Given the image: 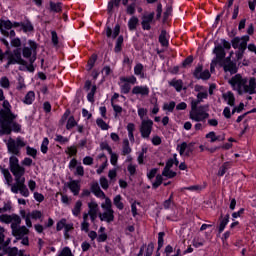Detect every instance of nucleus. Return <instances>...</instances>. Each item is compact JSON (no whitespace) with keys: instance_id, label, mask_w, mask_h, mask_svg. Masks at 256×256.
<instances>
[{"instance_id":"obj_1","label":"nucleus","mask_w":256,"mask_h":256,"mask_svg":"<svg viewBox=\"0 0 256 256\" xmlns=\"http://www.w3.org/2000/svg\"><path fill=\"white\" fill-rule=\"evenodd\" d=\"M9 169L11 172H9ZM9 169H1L6 185L11 187L12 193H20L22 197H29V189L27 188V185H25V167L19 165V158L16 156H11L9 158ZM11 173L14 176V184H12L13 176H11Z\"/></svg>"},{"instance_id":"obj_2","label":"nucleus","mask_w":256,"mask_h":256,"mask_svg":"<svg viewBox=\"0 0 256 256\" xmlns=\"http://www.w3.org/2000/svg\"><path fill=\"white\" fill-rule=\"evenodd\" d=\"M3 109L0 111V127L3 135H11V131L19 133L21 126L15 122L17 115L11 111V104L9 101L4 100L2 104Z\"/></svg>"},{"instance_id":"obj_3","label":"nucleus","mask_w":256,"mask_h":256,"mask_svg":"<svg viewBox=\"0 0 256 256\" xmlns=\"http://www.w3.org/2000/svg\"><path fill=\"white\" fill-rule=\"evenodd\" d=\"M229 84L232 86L233 90H237L239 95L248 93L252 96V94H256L255 88H253L251 84V80L247 84V78H243L242 74H237L236 76H232L229 80Z\"/></svg>"},{"instance_id":"obj_4","label":"nucleus","mask_w":256,"mask_h":256,"mask_svg":"<svg viewBox=\"0 0 256 256\" xmlns=\"http://www.w3.org/2000/svg\"><path fill=\"white\" fill-rule=\"evenodd\" d=\"M103 213L99 214L100 221H105L106 223H113L115 221V211L113 210V203L109 198H105V203L101 204Z\"/></svg>"},{"instance_id":"obj_5","label":"nucleus","mask_w":256,"mask_h":256,"mask_svg":"<svg viewBox=\"0 0 256 256\" xmlns=\"http://www.w3.org/2000/svg\"><path fill=\"white\" fill-rule=\"evenodd\" d=\"M5 57H7L6 69H9L11 65H27V61L21 57V49H15L13 52L7 50L5 52Z\"/></svg>"},{"instance_id":"obj_6","label":"nucleus","mask_w":256,"mask_h":256,"mask_svg":"<svg viewBox=\"0 0 256 256\" xmlns=\"http://www.w3.org/2000/svg\"><path fill=\"white\" fill-rule=\"evenodd\" d=\"M29 47H24L22 55L25 59H29V63L33 64L37 61V43L33 40L28 41Z\"/></svg>"},{"instance_id":"obj_7","label":"nucleus","mask_w":256,"mask_h":256,"mask_svg":"<svg viewBox=\"0 0 256 256\" xmlns=\"http://www.w3.org/2000/svg\"><path fill=\"white\" fill-rule=\"evenodd\" d=\"M174 18V6L173 2H167L165 0V6H162V24H166L167 26H171Z\"/></svg>"},{"instance_id":"obj_8","label":"nucleus","mask_w":256,"mask_h":256,"mask_svg":"<svg viewBox=\"0 0 256 256\" xmlns=\"http://www.w3.org/2000/svg\"><path fill=\"white\" fill-rule=\"evenodd\" d=\"M25 145L27 144L21 137H18L16 140L10 138L7 143L8 152L19 157V155H21V149L22 147H25Z\"/></svg>"},{"instance_id":"obj_9","label":"nucleus","mask_w":256,"mask_h":256,"mask_svg":"<svg viewBox=\"0 0 256 256\" xmlns=\"http://www.w3.org/2000/svg\"><path fill=\"white\" fill-rule=\"evenodd\" d=\"M29 234V229L25 226H21L18 228H15L12 230V235L16 237V240H14V243H17V241L22 240L21 244L22 245H29V237L27 235Z\"/></svg>"},{"instance_id":"obj_10","label":"nucleus","mask_w":256,"mask_h":256,"mask_svg":"<svg viewBox=\"0 0 256 256\" xmlns=\"http://www.w3.org/2000/svg\"><path fill=\"white\" fill-rule=\"evenodd\" d=\"M193 77L196 80H209L211 78V72L208 69L204 70L203 64H197L193 72Z\"/></svg>"},{"instance_id":"obj_11","label":"nucleus","mask_w":256,"mask_h":256,"mask_svg":"<svg viewBox=\"0 0 256 256\" xmlns=\"http://www.w3.org/2000/svg\"><path fill=\"white\" fill-rule=\"evenodd\" d=\"M209 106L208 104L200 105L198 106V111L195 112L193 115L194 121L195 122H204L209 118L210 114L207 112Z\"/></svg>"},{"instance_id":"obj_12","label":"nucleus","mask_w":256,"mask_h":256,"mask_svg":"<svg viewBox=\"0 0 256 256\" xmlns=\"http://www.w3.org/2000/svg\"><path fill=\"white\" fill-rule=\"evenodd\" d=\"M153 129V120H142L141 127H140V132L141 136L144 139H148L149 135H151V131Z\"/></svg>"},{"instance_id":"obj_13","label":"nucleus","mask_w":256,"mask_h":256,"mask_svg":"<svg viewBox=\"0 0 256 256\" xmlns=\"http://www.w3.org/2000/svg\"><path fill=\"white\" fill-rule=\"evenodd\" d=\"M177 176V172L175 170H172L171 168H168V164L166 162L164 169L162 170V184L164 186H169V184H172L171 180L165 181L164 178H175Z\"/></svg>"},{"instance_id":"obj_14","label":"nucleus","mask_w":256,"mask_h":256,"mask_svg":"<svg viewBox=\"0 0 256 256\" xmlns=\"http://www.w3.org/2000/svg\"><path fill=\"white\" fill-rule=\"evenodd\" d=\"M193 143L190 142H181V144L177 145V150L180 153V156H191L193 153Z\"/></svg>"},{"instance_id":"obj_15","label":"nucleus","mask_w":256,"mask_h":256,"mask_svg":"<svg viewBox=\"0 0 256 256\" xmlns=\"http://www.w3.org/2000/svg\"><path fill=\"white\" fill-rule=\"evenodd\" d=\"M247 42H249V36H242V42L239 43V49L236 52L237 60H243L245 50H247Z\"/></svg>"},{"instance_id":"obj_16","label":"nucleus","mask_w":256,"mask_h":256,"mask_svg":"<svg viewBox=\"0 0 256 256\" xmlns=\"http://www.w3.org/2000/svg\"><path fill=\"white\" fill-rule=\"evenodd\" d=\"M9 29H13V22L10 20H0V31L4 37H9Z\"/></svg>"},{"instance_id":"obj_17","label":"nucleus","mask_w":256,"mask_h":256,"mask_svg":"<svg viewBox=\"0 0 256 256\" xmlns=\"http://www.w3.org/2000/svg\"><path fill=\"white\" fill-rule=\"evenodd\" d=\"M230 222V214L227 213L225 214V216H223V214H221L219 216V224H218V233L222 234V232H224L227 224H229Z\"/></svg>"},{"instance_id":"obj_18","label":"nucleus","mask_w":256,"mask_h":256,"mask_svg":"<svg viewBox=\"0 0 256 256\" xmlns=\"http://www.w3.org/2000/svg\"><path fill=\"white\" fill-rule=\"evenodd\" d=\"M213 53L215 54L218 62L225 60V58L227 56V52H226V50H224V45H222V44H218L217 46H215Z\"/></svg>"},{"instance_id":"obj_19","label":"nucleus","mask_w":256,"mask_h":256,"mask_svg":"<svg viewBox=\"0 0 256 256\" xmlns=\"http://www.w3.org/2000/svg\"><path fill=\"white\" fill-rule=\"evenodd\" d=\"M154 17L155 13H150L142 17V28L144 30L149 31L151 29V23H153Z\"/></svg>"},{"instance_id":"obj_20","label":"nucleus","mask_w":256,"mask_h":256,"mask_svg":"<svg viewBox=\"0 0 256 256\" xmlns=\"http://www.w3.org/2000/svg\"><path fill=\"white\" fill-rule=\"evenodd\" d=\"M91 191L94 193L96 197H99L100 199H109V197L105 196V192L101 190V187L99 186L98 182H93L91 184Z\"/></svg>"},{"instance_id":"obj_21","label":"nucleus","mask_w":256,"mask_h":256,"mask_svg":"<svg viewBox=\"0 0 256 256\" xmlns=\"http://www.w3.org/2000/svg\"><path fill=\"white\" fill-rule=\"evenodd\" d=\"M223 69L225 72H230V74H235V76H237V72L239 70L236 62L232 60V56L230 57L229 64H223Z\"/></svg>"},{"instance_id":"obj_22","label":"nucleus","mask_w":256,"mask_h":256,"mask_svg":"<svg viewBox=\"0 0 256 256\" xmlns=\"http://www.w3.org/2000/svg\"><path fill=\"white\" fill-rule=\"evenodd\" d=\"M133 95H141L142 97H147L149 95V87L147 86H135L132 89Z\"/></svg>"},{"instance_id":"obj_23","label":"nucleus","mask_w":256,"mask_h":256,"mask_svg":"<svg viewBox=\"0 0 256 256\" xmlns=\"http://www.w3.org/2000/svg\"><path fill=\"white\" fill-rule=\"evenodd\" d=\"M223 98H224V100L227 101V104L229 106H233V108H235L236 98H235L234 92H232V91L225 92L223 94Z\"/></svg>"},{"instance_id":"obj_24","label":"nucleus","mask_w":256,"mask_h":256,"mask_svg":"<svg viewBox=\"0 0 256 256\" xmlns=\"http://www.w3.org/2000/svg\"><path fill=\"white\" fill-rule=\"evenodd\" d=\"M121 31V26L117 24L114 28V30H111V27L106 28V36L111 37L112 39H115Z\"/></svg>"},{"instance_id":"obj_25","label":"nucleus","mask_w":256,"mask_h":256,"mask_svg":"<svg viewBox=\"0 0 256 256\" xmlns=\"http://www.w3.org/2000/svg\"><path fill=\"white\" fill-rule=\"evenodd\" d=\"M83 209V202L81 200L76 201L74 207L72 208V214L74 217H79L81 215V210Z\"/></svg>"},{"instance_id":"obj_26","label":"nucleus","mask_w":256,"mask_h":256,"mask_svg":"<svg viewBox=\"0 0 256 256\" xmlns=\"http://www.w3.org/2000/svg\"><path fill=\"white\" fill-rule=\"evenodd\" d=\"M113 203L119 211H123L125 208V204H123V197L119 194L114 197Z\"/></svg>"},{"instance_id":"obj_27","label":"nucleus","mask_w":256,"mask_h":256,"mask_svg":"<svg viewBox=\"0 0 256 256\" xmlns=\"http://www.w3.org/2000/svg\"><path fill=\"white\" fill-rule=\"evenodd\" d=\"M199 98H197L196 100H192L191 101V112H190V118L191 120H195L194 118V114H196V112L199 111Z\"/></svg>"},{"instance_id":"obj_28","label":"nucleus","mask_w":256,"mask_h":256,"mask_svg":"<svg viewBox=\"0 0 256 256\" xmlns=\"http://www.w3.org/2000/svg\"><path fill=\"white\" fill-rule=\"evenodd\" d=\"M68 187L70 191L73 193V195H79V191H81V186H79V183L77 181H71L68 184Z\"/></svg>"},{"instance_id":"obj_29","label":"nucleus","mask_w":256,"mask_h":256,"mask_svg":"<svg viewBox=\"0 0 256 256\" xmlns=\"http://www.w3.org/2000/svg\"><path fill=\"white\" fill-rule=\"evenodd\" d=\"M22 101L25 105H33V101H35V92L29 91Z\"/></svg>"},{"instance_id":"obj_30","label":"nucleus","mask_w":256,"mask_h":256,"mask_svg":"<svg viewBox=\"0 0 256 256\" xmlns=\"http://www.w3.org/2000/svg\"><path fill=\"white\" fill-rule=\"evenodd\" d=\"M230 168H232V162H223V164L219 167L218 176H224L227 170Z\"/></svg>"},{"instance_id":"obj_31","label":"nucleus","mask_w":256,"mask_h":256,"mask_svg":"<svg viewBox=\"0 0 256 256\" xmlns=\"http://www.w3.org/2000/svg\"><path fill=\"white\" fill-rule=\"evenodd\" d=\"M11 223V229L12 231L19 228V225H21V217L16 214H12V221Z\"/></svg>"},{"instance_id":"obj_32","label":"nucleus","mask_w":256,"mask_h":256,"mask_svg":"<svg viewBox=\"0 0 256 256\" xmlns=\"http://www.w3.org/2000/svg\"><path fill=\"white\" fill-rule=\"evenodd\" d=\"M88 208H89L88 215L99 213V204H97V202L95 201L88 203Z\"/></svg>"},{"instance_id":"obj_33","label":"nucleus","mask_w":256,"mask_h":256,"mask_svg":"<svg viewBox=\"0 0 256 256\" xmlns=\"http://www.w3.org/2000/svg\"><path fill=\"white\" fill-rule=\"evenodd\" d=\"M163 206H164V208H166V209H169V208H172L173 206H175V202H174V192H172V193L170 194V196H169L166 200H164Z\"/></svg>"},{"instance_id":"obj_34","label":"nucleus","mask_w":256,"mask_h":256,"mask_svg":"<svg viewBox=\"0 0 256 256\" xmlns=\"http://www.w3.org/2000/svg\"><path fill=\"white\" fill-rule=\"evenodd\" d=\"M176 107V102L172 100L171 102H165L163 105V110H166V113L169 114V112H174Z\"/></svg>"},{"instance_id":"obj_35","label":"nucleus","mask_w":256,"mask_h":256,"mask_svg":"<svg viewBox=\"0 0 256 256\" xmlns=\"http://www.w3.org/2000/svg\"><path fill=\"white\" fill-rule=\"evenodd\" d=\"M3 251H4L5 255H8V256L19 255V249L17 247L3 248Z\"/></svg>"},{"instance_id":"obj_36","label":"nucleus","mask_w":256,"mask_h":256,"mask_svg":"<svg viewBox=\"0 0 256 256\" xmlns=\"http://www.w3.org/2000/svg\"><path fill=\"white\" fill-rule=\"evenodd\" d=\"M170 86H173L177 92H181L183 90V80L173 79L170 82Z\"/></svg>"},{"instance_id":"obj_37","label":"nucleus","mask_w":256,"mask_h":256,"mask_svg":"<svg viewBox=\"0 0 256 256\" xmlns=\"http://www.w3.org/2000/svg\"><path fill=\"white\" fill-rule=\"evenodd\" d=\"M139 24V18L133 16L129 21H128V27L130 31H135L137 29V25Z\"/></svg>"},{"instance_id":"obj_38","label":"nucleus","mask_w":256,"mask_h":256,"mask_svg":"<svg viewBox=\"0 0 256 256\" xmlns=\"http://www.w3.org/2000/svg\"><path fill=\"white\" fill-rule=\"evenodd\" d=\"M131 146H129V140L124 139L122 144V155H129L131 153Z\"/></svg>"},{"instance_id":"obj_39","label":"nucleus","mask_w":256,"mask_h":256,"mask_svg":"<svg viewBox=\"0 0 256 256\" xmlns=\"http://www.w3.org/2000/svg\"><path fill=\"white\" fill-rule=\"evenodd\" d=\"M170 37L171 36L167 32V30L162 29V47H168L169 46Z\"/></svg>"},{"instance_id":"obj_40","label":"nucleus","mask_w":256,"mask_h":256,"mask_svg":"<svg viewBox=\"0 0 256 256\" xmlns=\"http://www.w3.org/2000/svg\"><path fill=\"white\" fill-rule=\"evenodd\" d=\"M134 74L137 75L138 77H140L141 79L145 78V74L143 73V64L138 63L134 67Z\"/></svg>"},{"instance_id":"obj_41","label":"nucleus","mask_w":256,"mask_h":256,"mask_svg":"<svg viewBox=\"0 0 256 256\" xmlns=\"http://www.w3.org/2000/svg\"><path fill=\"white\" fill-rule=\"evenodd\" d=\"M21 29L24 31V33H31L33 31V24L30 21L22 22Z\"/></svg>"},{"instance_id":"obj_42","label":"nucleus","mask_w":256,"mask_h":256,"mask_svg":"<svg viewBox=\"0 0 256 256\" xmlns=\"http://www.w3.org/2000/svg\"><path fill=\"white\" fill-rule=\"evenodd\" d=\"M120 80L122 83H131V85H135L137 83V78L135 76L122 77Z\"/></svg>"},{"instance_id":"obj_43","label":"nucleus","mask_w":256,"mask_h":256,"mask_svg":"<svg viewBox=\"0 0 256 256\" xmlns=\"http://www.w3.org/2000/svg\"><path fill=\"white\" fill-rule=\"evenodd\" d=\"M0 87H2L3 89H9V87H11V84L9 82V78L7 77H2L0 79Z\"/></svg>"},{"instance_id":"obj_44","label":"nucleus","mask_w":256,"mask_h":256,"mask_svg":"<svg viewBox=\"0 0 256 256\" xmlns=\"http://www.w3.org/2000/svg\"><path fill=\"white\" fill-rule=\"evenodd\" d=\"M96 124L98 125V127H100V129H102L103 131H108L109 130V124H106L103 119L98 118L96 120Z\"/></svg>"},{"instance_id":"obj_45","label":"nucleus","mask_w":256,"mask_h":256,"mask_svg":"<svg viewBox=\"0 0 256 256\" xmlns=\"http://www.w3.org/2000/svg\"><path fill=\"white\" fill-rule=\"evenodd\" d=\"M194 62V56L190 55V56H187L183 62H182V66L184 68H187V66H191Z\"/></svg>"},{"instance_id":"obj_46","label":"nucleus","mask_w":256,"mask_h":256,"mask_svg":"<svg viewBox=\"0 0 256 256\" xmlns=\"http://www.w3.org/2000/svg\"><path fill=\"white\" fill-rule=\"evenodd\" d=\"M96 91H97V86L95 85L92 86L90 92L87 95V99L90 103H93Z\"/></svg>"},{"instance_id":"obj_47","label":"nucleus","mask_w":256,"mask_h":256,"mask_svg":"<svg viewBox=\"0 0 256 256\" xmlns=\"http://www.w3.org/2000/svg\"><path fill=\"white\" fill-rule=\"evenodd\" d=\"M58 256H75L73 252L71 251V248L64 247L61 252L58 254Z\"/></svg>"},{"instance_id":"obj_48","label":"nucleus","mask_w":256,"mask_h":256,"mask_svg":"<svg viewBox=\"0 0 256 256\" xmlns=\"http://www.w3.org/2000/svg\"><path fill=\"white\" fill-rule=\"evenodd\" d=\"M77 125V121H75V118L73 116H71L68 121H67V125H66V129L71 130L73 129V127H75Z\"/></svg>"},{"instance_id":"obj_49","label":"nucleus","mask_w":256,"mask_h":256,"mask_svg":"<svg viewBox=\"0 0 256 256\" xmlns=\"http://www.w3.org/2000/svg\"><path fill=\"white\" fill-rule=\"evenodd\" d=\"M49 149V139L48 138H44L41 144V151L42 153H47Z\"/></svg>"},{"instance_id":"obj_50","label":"nucleus","mask_w":256,"mask_h":256,"mask_svg":"<svg viewBox=\"0 0 256 256\" xmlns=\"http://www.w3.org/2000/svg\"><path fill=\"white\" fill-rule=\"evenodd\" d=\"M26 153L30 157H33V159H35L37 157V149L31 148L30 146L26 147Z\"/></svg>"},{"instance_id":"obj_51","label":"nucleus","mask_w":256,"mask_h":256,"mask_svg":"<svg viewBox=\"0 0 256 256\" xmlns=\"http://www.w3.org/2000/svg\"><path fill=\"white\" fill-rule=\"evenodd\" d=\"M241 42L240 36H234V38L231 40L232 47L237 50L239 48Z\"/></svg>"},{"instance_id":"obj_52","label":"nucleus","mask_w":256,"mask_h":256,"mask_svg":"<svg viewBox=\"0 0 256 256\" xmlns=\"http://www.w3.org/2000/svg\"><path fill=\"white\" fill-rule=\"evenodd\" d=\"M121 3V0H112L108 3V11L109 13H111L113 11V7L115 5V7H119Z\"/></svg>"},{"instance_id":"obj_53","label":"nucleus","mask_w":256,"mask_h":256,"mask_svg":"<svg viewBox=\"0 0 256 256\" xmlns=\"http://www.w3.org/2000/svg\"><path fill=\"white\" fill-rule=\"evenodd\" d=\"M12 219H13V215L4 214V215H1V216H0V221H1L2 223H7V224H9V223H11Z\"/></svg>"},{"instance_id":"obj_54","label":"nucleus","mask_w":256,"mask_h":256,"mask_svg":"<svg viewBox=\"0 0 256 256\" xmlns=\"http://www.w3.org/2000/svg\"><path fill=\"white\" fill-rule=\"evenodd\" d=\"M51 35L52 43L55 47H57V45H59V36H57V32L55 30L51 31Z\"/></svg>"},{"instance_id":"obj_55","label":"nucleus","mask_w":256,"mask_h":256,"mask_svg":"<svg viewBox=\"0 0 256 256\" xmlns=\"http://www.w3.org/2000/svg\"><path fill=\"white\" fill-rule=\"evenodd\" d=\"M244 108H245L244 102H240L238 106H234V108L232 109V114H236V112L238 113L243 112Z\"/></svg>"},{"instance_id":"obj_56","label":"nucleus","mask_w":256,"mask_h":256,"mask_svg":"<svg viewBox=\"0 0 256 256\" xmlns=\"http://www.w3.org/2000/svg\"><path fill=\"white\" fill-rule=\"evenodd\" d=\"M28 215L31 217V219H41V217H43V214L39 210L32 211Z\"/></svg>"},{"instance_id":"obj_57","label":"nucleus","mask_w":256,"mask_h":256,"mask_svg":"<svg viewBox=\"0 0 256 256\" xmlns=\"http://www.w3.org/2000/svg\"><path fill=\"white\" fill-rule=\"evenodd\" d=\"M66 224H67V220L61 219L56 225V231H62L63 229H65Z\"/></svg>"},{"instance_id":"obj_58","label":"nucleus","mask_w":256,"mask_h":256,"mask_svg":"<svg viewBox=\"0 0 256 256\" xmlns=\"http://www.w3.org/2000/svg\"><path fill=\"white\" fill-rule=\"evenodd\" d=\"M100 185H101L102 189H104V190L109 189V180H107V178H105V177H101Z\"/></svg>"},{"instance_id":"obj_59","label":"nucleus","mask_w":256,"mask_h":256,"mask_svg":"<svg viewBox=\"0 0 256 256\" xmlns=\"http://www.w3.org/2000/svg\"><path fill=\"white\" fill-rule=\"evenodd\" d=\"M50 9H51V11H54L55 13H59V11H61V3L55 4V3L51 2Z\"/></svg>"},{"instance_id":"obj_60","label":"nucleus","mask_w":256,"mask_h":256,"mask_svg":"<svg viewBox=\"0 0 256 256\" xmlns=\"http://www.w3.org/2000/svg\"><path fill=\"white\" fill-rule=\"evenodd\" d=\"M129 91H131V84L129 83H124L121 86V93H124V95H127V93H129Z\"/></svg>"},{"instance_id":"obj_61","label":"nucleus","mask_w":256,"mask_h":256,"mask_svg":"<svg viewBox=\"0 0 256 256\" xmlns=\"http://www.w3.org/2000/svg\"><path fill=\"white\" fill-rule=\"evenodd\" d=\"M206 138H209L210 142H217V134L214 131L208 132Z\"/></svg>"},{"instance_id":"obj_62","label":"nucleus","mask_w":256,"mask_h":256,"mask_svg":"<svg viewBox=\"0 0 256 256\" xmlns=\"http://www.w3.org/2000/svg\"><path fill=\"white\" fill-rule=\"evenodd\" d=\"M74 174L79 175V177H83V175H85V169L82 165H78L76 166V172Z\"/></svg>"},{"instance_id":"obj_63","label":"nucleus","mask_w":256,"mask_h":256,"mask_svg":"<svg viewBox=\"0 0 256 256\" xmlns=\"http://www.w3.org/2000/svg\"><path fill=\"white\" fill-rule=\"evenodd\" d=\"M95 61H97V55H92V57L88 61L89 71H91V69H93V66L95 65Z\"/></svg>"},{"instance_id":"obj_64","label":"nucleus","mask_w":256,"mask_h":256,"mask_svg":"<svg viewBox=\"0 0 256 256\" xmlns=\"http://www.w3.org/2000/svg\"><path fill=\"white\" fill-rule=\"evenodd\" d=\"M153 249H154L153 243L148 244L145 256H152L153 255Z\"/></svg>"}]
</instances>
